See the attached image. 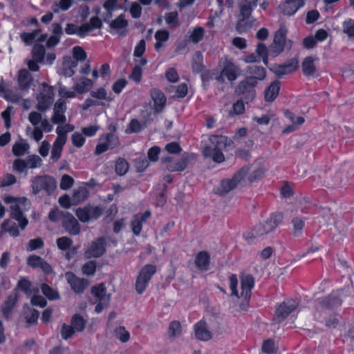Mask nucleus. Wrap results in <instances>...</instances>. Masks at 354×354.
<instances>
[{"instance_id":"obj_15","label":"nucleus","mask_w":354,"mask_h":354,"mask_svg":"<svg viewBox=\"0 0 354 354\" xmlns=\"http://www.w3.org/2000/svg\"><path fill=\"white\" fill-rule=\"evenodd\" d=\"M298 303L295 300H287L281 304L275 311L274 319L277 322H283L292 312L296 310Z\"/></svg>"},{"instance_id":"obj_25","label":"nucleus","mask_w":354,"mask_h":354,"mask_svg":"<svg viewBox=\"0 0 354 354\" xmlns=\"http://www.w3.org/2000/svg\"><path fill=\"white\" fill-rule=\"evenodd\" d=\"M304 5L305 2L303 0H286L280 6V9L284 15L292 16Z\"/></svg>"},{"instance_id":"obj_46","label":"nucleus","mask_w":354,"mask_h":354,"mask_svg":"<svg viewBox=\"0 0 354 354\" xmlns=\"http://www.w3.org/2000/svg\"><path fill=\"white\" fill-rule=\"evenodd\" d=\"M29 149V145L26 142H16L12 147V153L15 156H24Z\"/></svg>"},{"instance_id":"obj_7","label":"nucleus","mask_w":354,"mask_h":354,"mask_svg":"<svg viewBox=\"0 0 354 354\" xmlns=\"http://www.w3.org/2000/svg\"><path fill=\"white\" fill-rule=\"evenodd\" d=\"M156 272V267L152 264H147L141 268L135 284L138 294H142L145 291Z\"/></svg>"},{"instance_id":"obj_58","label":"nucleus","mask_w":354,"mask_h":354,"mask_svg":"<svg viewBox=\"0 0 354 354\" xmlns=\"http://www.w3.org/2000/svg\"><path fill=\"white\" fill-rule=\"evenodd\" d=\"M71 324L75 330L82 331L85 327V321L79 315H75L72 317Z\"/></svg>"},{"instance_id":"obj_37","label":"nucleus","mask_w":354,"mask_h":354,"mask_svg":"<svg viewBox=\"0 0 354 354\" xmlns=\"http://www.w3.org/2000/svg\"><path fill=\"white\" fill-rule=\"evenodd\" d=\"M102 26L101 19L97 17H93L89 21L82 25V28L84 30L85 36L95 29H100Z\"/></svg>"},{"instance_id":"obj_45","label":"nucleus","mask_w":354,"mask_h":354,"mask_svg":"<svg viewBox=\"0 0 354 354\" xmlns=\"http://www.w3.org/2000/svg\"><path fill=\"white\" fill-rule=\"evenodd\" d=\"M77 62L72 61L71 62L64 61L62 68V74L65 77H71L75 73L74 68L77 66Z\"/></svg>"},{"instance_id":"obj_16","label":"nucleus","mask_w":354,"mask_h":354,"mask_svg":"<svg viewBox=\"0 0 354 354\" xmlns=\"http://www.w3.org/2000/svg\"><path fill=\"white\" fill-rule=\"evenodd\" d=\"M150 96L152 101V110L155 113H160L164 110L167 97L165 93L158 88H153L150 91Z\"/></svg>"},{"instance_id":"obj_2","label":"nucleus","mask_w":354,"mask_h":354,"mask_svg":"<svg viewBox=\"0 0 354 354\" xmlns=\"http://www.w3.org/2000/svg\"><path fill=\"white\" fill-rule=\"evenodd\" d=\"M28 120L34 127L32 131V138L36 142H39L43 138V133L51 132L53 126L47 118L42 119L41 114L37 111H32L29 113Z\"/></svg>"},{"instance_id":"obj_53","label":"nucleus","mask_w":354,"mask_h":354,"mask_svg":"<svg viewBox=\"0 0 354 354\" xmlns=\"http://www.w3.org/2000/svg\"><path fill=\"white\" fill-rule=\"evenodd\" d=\"M43 294L49 299L55 300L59 299V293L57 291L51 288L48 285L43 283L41 286Z\"/></svg>"},{"instance_id":"obj_32","label":"nucleus","mask_w":354,"mask_h":354,"mask_svg":"<svg viewBox=\"0 0 354 354\" xmlns=\"http://www.w3.org/2000/svg\"><path fill=\"white\" fill-rule=\"evenodd\" d=\"M209 262L210 255L207 251H201L196 255L195 264L199 270H207Z\"/></svg>"},{"instance_id":"obj_52","label":"nucleus","mask_w":354,"mask_h":354,"mask_svg":"<svg viewBox=\"0 0 354 354\" xmlns=\"http://www.w3.org/2000/svg\"><path fill=\"white\" fill-rule=\"evenodd\" d=\"M115 337L123 343L127 342L130 339V333L124 326H119L114 330Z\"/></svg>"},{"instance_id":"obj_5","label":"nucleus","mask_w":354,"mask_h":354,"mask_svg":"<svg viewBox=\"0 0 354 354\" xmlns=\"http://www.w3.org/2000/svg\"><path fill=\"white\" fill-rule=\"evenodd\" d=\"M119 145V138L115 133L112 132L103 133L98 138L94 153L99 156L109 150L116 148Z\"/></svg>"},{"instance_id":"obj_6","label":"nucleus","mask_w":354,"mask_h":354,"mask_svg":"<svg viewBox=\"0 0 354 354\" xmlns=\"http://www.w3.org/2000/svg\"><path fill=\"white\" fill-rule=\"evenodd\" d=\"M283 218V216L281 213L275 212L272 214L264 223H259L254 227L253 230L254 234L257 236H261L274 231L281 223Z\"/></svg>"},{"instance_id":"obj_19","label":"nucleus","mask_w":354,"mask_h":354,"mask_svg":"<svg viewBox=\"0 0 354 354\" xmlns=\"http://www.w3.org/2000/svg\"><path fill=\"white\" fill-rule=\"evenodd\" d=\"M151 216V212L150 210H146L143 213H138L133 216L131 222V228L135 236L140 235L142 229V225L146 223Z\"/></svg>"},{"instance_id":"obj_27","label":"nucleus","mask_w":354,"mask_h":354,"mask_svg":"<svg viewBox=\"0 0 354 354\" xmlns=\"http://www.w3.org/2000/svg\"><path fill=\"white\" fill-rule=\"evenodd\" d=\"M128 26V21L125 19L124 15H120L114 20L109 23V27L111 29V32L113 31L119 34L120 35H125L127 33V27Z\"/></svg>"},{"instance_id":"obj_49","label":"nucleus","mask_w":354,"mask_h":354,"mask_svg":"<svg viewBox=\"0 0 354 354\" xmlns=\"http://www.w3.org/2000/svg\"><path fill=\"white\" fill-rule=\"evenodd\" d=\"M39 32V30H35L30 32H23L20 37L26 45H30L35 41Z\"/></svg>"},{"instance_id":"obj_17","label":"nucleus","mask_w":354,"mask_h":354,"mask_svg":"<svg viewBox=\"0 0 354 354\" xmlns=\"http://www.w3.org/2000/svg\"><path fill=\"white\" fill-rule=\"evenodd\" d=\"M243 59L247 63L258 62L262 59L263 64L267 66L268 64V53L267 47L263 44H258L256 49V53L247 55Z\"/></svg>"},{"instance_id":"obj_50","label":"nucleus","mask_w":354,"mask_h":354,"mask_svg":"<svg viewBox=\"0 0 354 354\" xmlns=\"http://www.w3.org/2000/svg\"><path fill=\"white\" fill-rule=\"evenodd\" d=\"M93 97L98 100H104L111 102L113 100L112 97L107 95L106 90L104 87H100L91 93Z\"/></svg>"},{"instance_id":"obj_18","label":"nucleus","mask_w":354,"mask_h":354,"mask_svg":"<svg viewBox=\"0 0 354 354\" xmlns=\"http://www.w3.org/2000/svg\"><path fill=\"white\" fill-rule=\"evenodd\" d=\"M67 282L76 293H82L88 286V281L77 277L75 274L68 272L65 274Z\"/></svg>"},{"instance_id":"obj_13","label":"nucleus","mask_w":354,"mask_h":354,"mask_svg":"<svg viewBox=\"0 0 354 354\" xmlns=\"http://www.w3.org/2000/svg\"><path fill=\"white\" fill-rule=\"evenodd\" d=\"M91 293L97 299L95 311L100 313L109 305L111 295L106 293V288L103 283L93 286L91 289Z\"/></svg>"},{"instance_id":"obj_59","label":"nucleus","mask_w":354,"mask_h":354,"mask_svg":"<svg viewBox=\"0 0 354 354\" xmlns=\"http://www.w3.org/2000/svg\"><path fill=\"white\" fill-rule=\"evenodd\" d=\"M71 141L75 147L80 148L84 145L86 139L82 133L75 131L71 136Z\"/></svg>"},{"instance_id":"obj_26","label":"nucleus","mask_w":354,"mask_h":354,"mask_svg":"<svg viewBox=\"0 0 354 354\" xmlns=\"http://www.w3.org/2000/svg\"><path fill=\"white\" fill-rule=\"evenodd\" d=\"M63 227L71 235H77L80 232V226L77 221L70 213L66 212L63 220Z\"/></svg>"},{"instance_id":"obj_56","label":"nucleus","mask_w":354,"mask_h":354,"mask_svg":"<svg viewBox=\"0 0 354 354\" xmlns=\"http://www.w3.org/2000/svg\"><path fill=\"white\" fill-rule=\"evenodd\" d=\"M12 169L18 174L27 173V164L26 161L24 159L17 158L12 164Z\"/></svg>"},{"instance_id":"obj_40","label":"nucleus","mask_w":354,"mask_h":354,"mask_svg":"<svg viewBox=\"0 0 354 354\" xmlns=\"http://www.w3.org/2000/svg\"><path fill=\"white\" fill-rule=\"evenodd\" d=\"M314 62L315 59L311 56L306 57L304 59L301 66L303 73L305 75L310 76L315 73L316 67L315 66Z\"/></svg>"},{"instance_id":"obj_4","label":"nucleus","mask_w":354,"mask_h":354,"mask_svg":"<svg viewBox=\"0 0 354 354\" xmlns=\"http://www.w3.org/2000/svg\"><path fill=\"white\" fill-rule=\"evenodd\" d=\"M31 187L35 194L44 191L47 194H52L57 187L54 178L49 176H38L31 180Z\"/></svg>"},{"instance_id":"obj_14","label":"nucleus","mask_w":354,"mask_h":354,"mask_svg":"<svg viewBox=\"0 0 354 354\" xmlns=\"http://www.w3.org/2000/svg\"><path fill=\"white\" fill-rule=\"evenodd\" d=\"M257 84L255 78L247 77L238 85L236 91L242 95L245 102L248 103L255 96L254 87Z\"/></svg>"},{"instance_id":"obj_43","label":"nucleus","mask_w":354,"mask_h":354,"mask_svg":"<svg viewBox=\"0 0 354 354\" xmlns=\"http://www.w3.org/2000/svg\"><path fill=\"white\" fill-rule=\"evenodd\" d=\"M65 32L67 35H77L82 38L86 37L84 30L82 28V25L78 26L76 24L72 23H68L66 24L65 28Z\"/></svg>"},{"instance_id":"obj_3","label":"nucleus","mask_w":354,"mask_h":354,"mask_svg":"<svg viewBox=\"0 0 354 354\" xmlns=\"http://www.w3.org/2000/svg\"><path fill=\"white\" fill-rule=\"evenodd\" d=\"M288 30L285 25L281 24L279 28L274 34V40L270 45V53L276 57L282 53L284 50L285 46L287 45L288 48L290 49L292 47V41L286 39Z\"/></svg>"},{"instance_id":"obj_63","label":"nucleus","mask_w":354,"mask_h":354,"mask_svg":"<svg viewBox=\"0 0 354 354\" xmlns=\"http://www.w3.org/2000/svg\"><path fill=\"white\" fill-rule=\"evenodd\" d=\"M72 240L66 236H62L57 239V245L59 250H66L72 245Z\"/></svg>"},{"instance_id":"obj_64","label":"nucleus","mask_w":354,"mask_h":354,"mask_svg":"<svg viewBox=\"0 0 354 354\" xmlns=\"http://www.w3.org/2000/svg\"><path fill=\"white\" fill-rule=\"evenodd\" d=\"M128 82L124 78L116 80L112 85V90L116 94H120L127 85Z\"/></svg>"},{"instance_id":"obj_23","label":"nucleus","mask_w":354,"mask_h":354,"mask_svg":"<svg viewBox=\"0 0 354 354\" xmlns=\"http://www.w3.org/2000/svg\"><path fill=\"white\" fill-rule=\"evenodd\" d=\"M18 301V295L16 292L10 294L1 305V310L3 317L6 320H10L12 317V310Z\"/></svg>"},{"instance_id":"obj_61","label":"nucleus","mask_w":354,"mask_h":354,"mask_svg":"<svg viewBox=\"0 0 354 354\" xmlns=\"http://www.w3.org/2000/svg\"><path fill=\"white\" fill-rule=\"evenodd\" d=\"M262 351L267 354H272L276 353L277 348L274 342L272 339L266 340L262 345Z\"/></svg>"},{"instance_id":"obj_35","label":"nucleus","mask_w":354,"mask_h":354,"mask_svg":"<svg viewBox=\"0 0 354 354\" xmlns=\"http://www.w3.org/2000/svg\"><path fill=\"white\" fill-rule=\"evenodd\" d=\"M241 296L247 298L250 296L252 288L254 286V279L250 274H246L241 277Z\"/></svg>"},{"instance_id":"obj_42","label":"nucleus","mask_w":354,"mask_h":354,"mask_svg":"<svg viewBox=\"0 0 354 354\" xmlns=\"http://www.w3.org/2000/svg\"><path fill=\"white\" fill-rule=\"evenodd\" d=\"M248 72L252 75L250 77L255 78L257 82L258 80H263L266 75L265 68L258 66H250Z\"/></svg>"},{"instance_id":"obj_54","label":"nucleus","mask_w":354,"mask_h":354,"mask_svg":"<svg viewBox=\"0 0 354 354\" xmlns=\"http://www.w3.org/2000/svg\"><path fill=\"white\" fill-rule=\"evenodd\" d=\"M58 95L59 96V99L64 100L65 98H75L76 97V91L71 89H68L64 85H59L58 89Z\"/></svg>"},{"instance_id":"obj_60","label":"nucleus","mask_w":354,"mask_h":354,"mask_svg":"<svg viewBox=\"0 0 354 354\" xmlns=\"http://www.w3.org/2000/svg\"><path fill=\"white\" fill-rule=\"evenodd\" d=\"M165 19L168 26L174 28L178 24V14L177 12L167 13L165 16Z\"/></svg>"},{"instance_id":"obj_36","label":"nucleus","mask_w":354,"mask_h":354,"mask_svg":"<svg viewBox=\"0 0 354 354\" xmlns=\"http://www.w3.org/2000/svg\"><path fill=\"white\" fill-rule=\"evenodd\" d=\"M3 232H7L12 237H17L19 236V231L18 226L15 221L12 219L4 221L1 225Z\"/></svg>"},{"instance_id":"obj_31","label":"nucleus","mask_w":354,"mask_h":354,"mask_svg":"<svg viewBox=\"0 0 354 354\" xmlns=\"http://www.w3.org/2000/svg\"><path fill=\"white\" fill-rule=\"evenodd\" d=\"M298 67V60L292 59L286 63L279 65L275 70V73L279 76L292 73L297 70Z\"/></svg>"},{"instance_id":"obj_44","label":"nucleus","mask_w":354,"mask_h":354,"mask_svg":"<svg viewBox=\"0 0 354 354\" xmlns=\"http://www.w3.org/2000/svg\"><path fill=\"white\" fill-rule=\"evenodd\" d=\"M128 162L122 158H118L115 165V171L116 174L119 176H123L128 171Z\"/></svg>"},{"instance_id":"obj_57","label":"nucleus","mask_w":354,"mask_h":354,"mask_svg":"<svg viewBox=\"0 0 354 354\" xmlns=\"http://www.w3.org/2000/svg\"><path fill=\"white\" fill-rule=\"evenodd\" d=\"M205 30L202 27L195 28L190 34L189 38L194 43H198L203 37Z\"/></svg>"},{"instance_id":"obj_34","label":"nucleus","mask_w":354,"mask_h":354,"mask_svg":"<svg viewBox=\"0 0 354 354\" xmlns=\"http://www.w3.org/2000/svg\"><path fill=\"white\" fill-rule=\"evenodd\" d=\"M66 143L64 142V138H57L53 144L51 150L50 159L53 162H57L61 157L63 147Z\"/></svg>"},{"instance_id":"obj_39","label":"nucleus","mask_w":354,"mask_h":354,"mask_svg":"<svg viewBox=\"0 0 354 354\" xmlns=\"http://www.w3.org/2000/svg\"><path fill=\"white\" fill-rule=\"evenodd\" d=\"M93 81L88 78H82L73 85V89L79 93H84L88 91L93 86Z\"/></svg>"},{"instance_id":"obj_21","label":"nucleus","mask_w":354,"mask_h":354,"mask_svg":"<svg viewBox=\"0 0 354 354\" xmlns=\"http://www.w3.org/2000/svg\"><path fill=\"white\" fill-rule=\"evenodd\" d=\"M162 162L167 164L166 168L169 171H183L188 165V158L183 156L180 159L176 160L167 157L162 159Z\"/></svg>"},{"instance_id":"obj_47","label":"nucleus","mask_w":354,"mask_h":354,"mask_svg":"<svg viewBox=\"0 0 354 354\" xmlns=\"http://www.w3.org/2000/svg\"><path fill=\"white\" fill-rule=\"evenodd\" d=\"M32 59L37 60L39 63L44 61L45 48L42 45H35L32 51Z\"/></svg>"},{"instance_id":"obj_38","label":"nucleus","mask_w":354,"mask_h":354,"mask_svg":"<svg viewBox=\"0 0 354 354\" xmlns=\"http://www.w3.org/2000/svg\"><path fill=\"white\" fill-rule=\"evenodd\" d=\"M89 195L88 190L84 186L79 187L77 189H74L72 200L73 204H78L84 200H86Z\"/></svg>"},{"instance_id":"obj_62","label":"nucleus","mask_w":354,"mask_h":354,"mask_svg":"<svg viewBox=\"0 0 354 354\" xmlns=\"http://www.w3.org/2000/svg\"><path fill=\"white\" fill-rule=\"evenodd\" d=\"M73 178L69 175L64 174L62 177L59 186L62 190H67L70 189L73 185Z\"/></svg>"},{"instance_id":"obj_9","label":"nucleus","mask_w":354,"mask_h":354,"mask_svg":"<svg viewBox=\"0 0 354 354\" xmlns=\"http://www.w3.org/2000/svg\"><path fill=\"white\" fill-rule=\"evenodd\" d=\"M219 66L221 67V71L220 75L216 77L218 82H224L223 77H225L230 82H232L240 75L239 67L228 58L221 59Z\"/></svg>"},{"instance_id":"obj_24","label":"nucleus","mask_w":354,"mask_h":354,"mask_svg":"<svg viewBox=\"0 0 354 354\" xmlns=\"http://www.w3.org/2000/svg\"><path fill=\"white\" fill-rule=\"evenodd\" d=\"M194 330L195 337L201 341L207 342L212 338V334L203 319L194 324Z\"/></svg>"},{"instance_id":"obj_51","label":"nucleus","mask_w":354,"mask_h":354,"mask_svg":"<svg viewBox=\"0 0 354 354\" xmlns=\"http://www.w3.org/2000/svg\"><path fill=\"white\" fill-rule=\"evenodd\" d=\"M292 224L293 226V235L295 236H300L304 227V221L299 218L295 217L292 220Z\"/></svg>"},{"instance_id":"obj_30","label":"nucleus","mask_w":354,"mask_h":354,"mask_svg":"<svg viewBox=\"0 0 354 354\" xmlns=\"http://www.w3.org/2000/svg\"><path fill=\"white\" fill-rule=\"evenodd\" d=\"M33 81L32 76L27 69H21L18 73V83L21 90H28Z\"/></svg>"},{"instance_id":"obj_10","label":"nucleus","mask_w":354,"mask_h":354,"mask_svg":"<svg viewBox=\"0 0 354 354\" xmlns=\"http://www.w3.org/2000/svg\"><path fill=\"white\" fill-rule=\"evenodd\" d=\"M54 100V88L46 83L41 84V89L37 96V106L39 111H46L52 105Z\"/></svg>"},{"instance_id":"obj_12","label":"nucleus","mask_w":354,"mask_h":354,"mask_svg":"<svg viewBox=\"0 0 354 354\" xmlns=\"http://www.w3.org/2000/svg\"><path fill=\"white\" fill-rule=\"evenodd\" d=\"M249 169L250 168L248 166H245L237 171L232 179L223 180L218 188V193L223 194L236 187L238 183L246 176Z\"/></svg>"},{"instance_id":"obj_28","label":"nucleus","mask_w":354,"mask_h":354,"mask_svg":"<svg viewBox=\"0 0 354 354\" xmlns=\"http://www.w3.org/2000/svg\"><path fill=\"white\" fill-rule=\"evenodd\" d=\"M10 215L12 220L14 219L19 223V225L22 230L26 228L28 223V221L21 210L19 204L11 205Z\"/></svg>"},{"instance_id":"obj_48","label":"nucleus","mask_w":354,"mask_h":354,"mask_svg":"<svg viewBox=\"0 0 354 354\" xmlns=\"http://www.w3.org/2000/svg\"><path fill=\"white\" fill-rule=\"evenodd\" d=\"M27 164V168L36 169L41 165L42 160L37 155H30L25 160Z\"/></svg>"},{"instance_id":"obj_22","label":"nucleus","mask_w":354,"mask_h":354,"mask_svg":"<svg viewBox=\"0 0 354 354\" xmlns=\"http://www.w3.org/2000/svg\"><path fill=\"white\" fill-rule=\"evenodd\" d=\"M105 239L103 237L98 238L93 241L90 247L85 252L87 258L100 257L105 252Z\"/></svg>"},{"instance_id":"obj_20","label":"nucleus","mask_w":354,"mask_h":354,"mask_svg":"<svg viewBox=\"0 0 354 354\" xmlns=\"http://www.w3.org/2000/svg\"><path fill=\"white\" fill-rule=\"evenodd\" d=\"M66 110V101L63 99H59L54 105L53 115L51 118L53 123L55 124L65 123L66 121L65 116Z\"/></svg>"},{"instance_id":"obj_11","label":"nucleus","mask_w":354,"mask_h":354,"mask_svg":"<svg viewBox=\"0 0 354 354\" xmlns=\"http://www.w3.org/2000/svg\"><path fill=\"white\" fill-rule=\"evenodd\" d=\"M103 213V209L99 206L87 205L83 207H79L75 211V214L82 223H88L97 220Z\"/></svg>"},{"instance_id":"obj_33","label":"nucleus","mask_w":354,"mask_h":354,"mask_svg":"<svg viewBox=\"0 0 354 354\" xmlns=\"http://www.w3.org/2000/svg\"><path fill=\"white\" fill-rule=\"evenodd\" d=\"M280 89V82L275 80L272 82L265 90V100L267 102H272L278 96Z\"/></svg>"},{"instance_id":"obj_1","label":"nucleus","mask_w":354,"mask_h":354,"mask_svg":"<svg viewBox=\"0 0 354 354\" xmlns=\"http://www.w3.org/2000/svg\"><path fill=\"white\" fill-rule=\"evenodd\" d=\"M209 141L214 147H205L204 155L212 158L216 162H223L225 160V156L222 149L229 146L232 142L231 140L224 136L212 135L209 137Z\"/></svg>"},{"instance_id":"obj_55","label":"nucleus","mask_w":354,"mask_h":354,"mask_svg":"<svg viewBox=\"0 0 354 354\" xmlns=\"http://www.w3.org/2000/svg\"><path fill=\"white\" fill-rule=\"evenodd\" d=\"M343 32L350 38L354 39V20L348 19L342 24Z\"/></svg>"},{"instance_id":"obj_29","label":"nucleus","mask_w":354,"mask_h":354,"mask_svg":"<svg viewBox=\"0 0 354 354\" xmlns=\"http://www.w3.org/2000/svg\"><path fill=\"white\" fill-rule=\"evenodd\" d=\"M10 215L12 220L14 219L19 223V225L22 230L26 228L28 223V221L21 210L19 204L11 205Z\"/></svg>"},{"instance_id":"obj_8","label":"nucleus","mask_w":354,"mask_h":354,"mask_svg":"<svg viewBox=\"0 0 354 354\" xmlns=\"http://www.w3.org/2000/svg\"><path fill=\"white\" fill-rule=\"evenodd\" d=\"M258 0H241L239 2L240 15L243 19L239 20L236 28L240 32L246 31L251 25L246 24V19H249L252 10L257 6Z\"/></svg>"},{"instance_id":"obj_41","label":"nucleus","mask_w":354,"mask_h":354,"mask_svg":"<svg viewBox=\"0 0 354 354\" xmlns=\"http://www.w3.org/2000/svg\"><path fill=\"white\" fill-rule=\"evenodd\" d=\"M73 3V0H59V2L53 3L52 10L54 13L67 11L71 8Z\"/></svg>"}]
</instances>
